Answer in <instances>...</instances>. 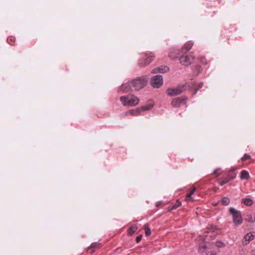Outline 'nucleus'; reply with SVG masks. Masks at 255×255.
Instances as JSON below:
<instances>
[{"instance_id": "11", "label": "nucleus", "mask_w": 255, "mask_h": 255, "mask_svg": "<svg viewBox=\"0 0 255 255\" xmlns=\"http://www.w3.org/2000/svg\"><path fill=\"white\" fill-rule=\"evenodd\" d=\"M254 238V235L252 233L247 234L243 240V244L247 245L250 241H252Z\"/></svg>"}, {"instance_id": "18", "label": "nucleus", "mask_w": 255, "mask_h": 255, "mask_svg": "<svg viewBox=\"0 0 255 255\" xmlns=\"http://www.w3.org/2000/svg\"><path fill=\"white\" fill-rule=\"evenodd\" d=\"M188 86L189 87H190L191 88L194 89L196 90H197L199 89L200 88H202L203 86V84L202 83H200L198 84V88H196V84H192L191 85H190L189 84L188 85Z\"/></svg>"}, {"instance_id": "10", "label": "nucleus", "mask_w": 255, "mask_h": 255, "mask_svg": "<svg viewBox=\"0 0 255 255\" xmlns=\"http://www.w3.org/2000/svg\"><path fill=\"white\" fill-rule=\"evenodd\" d=\"M169 71V68L168 67L165 66H161L159 67L155 68L152 70V73H165Z\"/></svg>"}, {"instance_id": "23", "label": "nucleus", "mask_w": 255, "mask_h": 255, "mask_svg": "<svg viewBox=\"0 0 255 255\" xmlns=\"http://www.w3.org/2000/svg\"><path fill=\"white\" fill-rule=\"evenodd\" d=\"M216 246L219 248H222L225 246L224 243L221 241H217L215 243Z\"/></svg>"}, {"instance_id": "32", "label": "nucleus", "mask_w": 255, "mask_h": 255, "mask_svg": "<svg viewBox=\"0 0 255 255\" xmlns=\"http://www.w3.org/2000/svg\"><path fill=\"white\" fill-rule=\"evenodd\" d=\"M211 232V230H210V231H208V233H210Z\"/></svg>"}, {"instance_id": "25", "label": "nucleus", "mask_w": 255, "mask_h": 255, "mask_svg": "<svg viewBox=\"0 0 255 255\" xmlns=\"http://www.w3.org/2000/svg\"><path fill=\"white\" fill-rule=\"evenodd\" d=\"M181 205V203L180 201L177 200L176 202V203L174 205H173V207H172V209L175 210L176 208H177L178 207H180Z\"/></svg>"}, {"instance_id": "31", "label": "nucleus", "mask_w": 255, "mask_h": 255, "mask_svg": "<svg viewBox=\"0 0 255 255\" xmlns=\"http://www.w3.org/2000/svg\"><path fill=\"white\" fill-rule=\"evenodd\" d=\"M252 255H255V251H252Z\"/></svg>"}, {"instance_id": "29", "label": "nucleus", "mask_w": 255, "mask_h": 255, "mask_svg": "<svg viewBox=\"0 0 255 255\" xmlns=\"http://www.w3.org/2000/svg\"><path fill=\"white\" fill-rule=\"evenodd\" d=\"M220 168H217L214 171V174L217 175V176H219L220 175L219 171H220Z\"/></svg>"}, {"instance_id": "28", "label": "nucleus", "mask_w": 255, "mask_h": 255, "mask_svg": "<svg viewBox=\"0 0 255 255\" xmlns=\"http://www.w3.org/2000/svg\"><path fill=\"white\" fill-rule=\"evenodd\" d=\"M141 238H142V235H141L136 237V238L135 239L136 243H139L141 241Z\"/></svg>"}, {"instance_id": "16", "label": "nucleus", "mask_w": 255, "mask_h": 255, "mask_svg": "<svg viewBox=\"0 0 255 255\" xmlns=\"http://www.w3.org/2000/svg\"><path fill=\"white\" fill-rule=\"evenodd\" d=\"M242 202L247 206H251L253 204V200L249 198H244L242 199Z\"/></svg>"}, {"instance_id": "24", "label": "nucleus", "mask_w": 255, "mask_h": 255, "mask_svg": "<svg viewBox=\"0 0 255 255\" xmlns=\"http://www.w3.org/2000/svg\"><path fill=\"white\" fill-rule=\"evenodd\" d=\"M100 244H99V243H92L91 246H90V247L91 248H99L100 247Z\"/></svg>"}, {"instance_id": "12", "label": "nucleus", "mask_w": 255, "mask_h": 255, "mask_svg": "<svg viewBox=\"0 0 255 255\" xmlns=\"http://www.w3.org/2000/svg\"><path fill=\"white\" fill-rule=\"evenodd\" d=\"M153 104H147L144 106L139 107L138 109H139V112L141 114L142 112L151 110L153 108Z\"/></svg>"}, {"instance_id": "1", "label": "nucleus", "mask_w": 255, "mask_h": 255, "mask_svg": "<svg viewBox=\"0 0 255 255\" xmlns=\"http://www.w3.org/2000/svg\"><path fill=\"white\" fill-rule=\"evenodd\" d=\"M147 80L144 78L138 77L127 83L123 84L120 90L124 93L132 91H138L142 89L146 84Z\"/></svg>"}, {"instance_id": "13", "label": "nucleus", "mask_w": 255, "mask_h": 255, "mask_svg": "<svg viewBox=\"0 0 255 255\" xmlns=\"http://www.w3.org/2000/svg\"><path fill=\"white\" fill-rule=\"evenodd\" d=\"M178 51L175 49H173L170 51L169 53V57L170 59L174 60L178 57Z\"/></svg>"}, {"instance_id": "6", "label": "nucleus", "mask_w": 255, "mask_h": 255, "mask_svg": "<svg viewBox=\"0 0 255 255\" xmlns=\"http://www.w3.org/2000/svg\"><path fill=\"white\" fill-rule=\"evenodd\" d=\"M151 86L153 88H159L163 84V78L162 76L157 75L153 76L150 81Z\"/></svg>"}, {"instance_id": "17", "label": "nucleus", "mask_w": 255, "mask_h": 255, "mask_svg": "<svg viewBox=\"0 0 255 255\" xmlns=\"http://www.w3.org/2000/svg\"><path fill=\"white\" fill-rule=\"evenodd\" d=\"M196 188H193L190 192V193L187 194V197H186V200L187 201H191L192 200V199L191 198V196L195 193V191H196Z\"/></svg>"}, {"instance_id": "27", "label": "nucleus", "mask_w": 255, "mask_h": 255, "mask_svg": "<svg viewBox=\"0 0 255 255\" xmlns=\"http://www.w3.org/2000/svg\"><path fill=\"white\" fill-rule=\"evenodd\" d=\"M251 158L250 155H248V154H245L244 155V157H243L242 158V160H246V159H249V158Z\"/></svg>"}, {"instance_id": "9", "label": "nucleus", "mask_w": 255, "mask_h": 255, "mask_svg": "<svg viewBox=\"0 0 255 255\" xmlns=\"http://www.w3.org/2000/svg\"><path fill=\"white\" fill-rule=\"evenodd\" d=\"M193 42L191 41L187 42L181 48V52L183 54H186L189 51L193 45Z\"/></svg>"}, {"instance_id": "22", "label": "nucleus", "mask_w": 255, "mask_h": 255, "mask_svg": "<svg viewBox=\"0 0 255 255\" xmlns=\"http://www.w3.org/2000/svg\"><path fill=\"white\" fill-rule=\"evenodd\" d=\"M144 229L145 230V234L146 236H149L151 234L150 229L148 226H145Z\"/></svg>"}, {"instance_id": "21", "label": "nucleus", "mask_w": 255, "mask_h": 255, "mask_svg": "<svg viewBox=\"0 0 255 255\" xmlns=\"http://www.w3.org/2000/svg\"><path fill=\"white\" fill-rule=\"evenodd\" d=\"M221 203L223 205H228L230 203V199L227 197H224L221 200Z\"/></svg>"}, {"instance_id": "5", "label": "nucleus", "mask_w": 255, "mask_h": 255, "mask_svg": "<svg viewBox=\"0 0 255 255\" xmlns=\"http://www.w3.org/2000/svg\"><path fill=\"white\" fill-rule=\"evenodd\" d=\"M230 212L233 215L234 223L237 225L241 224L242 223V217L241 212L236 210L233 208H230Z\"/></svg>"}, {"instance_id": "15", "label": "nucleus", "mask_w": 255, "mask_h": 255, "mask_svg": "<svg viewBox=\"0 0 255 255\" xmlns=\"http://www.w3.org/2000/svg\"><path fill=\"white\" fill-rule=\"evenodd\" d=\"M250 178V175L248 171L246 170H243L241 173V179L242 180L248 179Z\"/></svg>"}, {"instance_id": "20", "label": "nucleus", "mask_w": 255, "mask_h": 255, "mask_svg": "<svg viewBox=\"0 0 255 255\" xmlns=\"http://www.w3.org/2000/svg\"><path fill=\"white\" fill-rule=\"evenodd\" d=\"M235 176H233L231 178H226L224 180H223L222 182H221L219 183V185L220 186H223L224 185V184L227 183L228 182H229L231 180H232L234 178H235Z\"/></svg>"}, {"instance_id": "26", "label": "nucleus", "mask_w": 255, "mask_h": 255, "mask_svg": "<svg viewBox=\"0 0 255 255\" xmlns=\"http://www.w3.org/2000/svg\"><path fill=\"white\" fill-rule=\"evenodd\" d=\"M200 61L203 64H206L207 63V60L204 57H201L199 58Z\"/></svg>"}, {"instance_id": "19", "label": "nucleus", "mask_w": 255, "mask_h": 255, "mask_svg": "<svg viewBox=\"0 0 255 255\" xmlns=\"http://www.w3.org/2000/svg\"><path fill=\"white\" fill-rule=\"evenodd\" d=\"M137 229V227L135 225H132L128 230V234L131 235Z\"/></svg>"}, {"instance_id": "3", "label": "nucleus", "mask_w": 255, "mask_h": 255, "mask_svg": "<svg viewBox=\"0 0 255 255\" xmlns=\"http://www.w3.org/2000/svg\"><path fill=\"white\" fill-rule=\"evenodd\" d=\"M187 87V84H184L178 86L175 88H169L166 91V93L170 96H175L181 94L183 91L186 90Z\"/></svg>"}, {"instance_id": "14", "label": "nucleus", "mask_w": 255, "mask_h": 255, "mask_svg": "<svg viewBox=\"0 0 255 255\" xmlns=\"http://www.w3.org/2000/svg\"><path fill=\"white\" fill-rule=\"evenodd\" d=\"M126 115H130L133 116H139L140 115V113L139 112V110L138 108H137L135 109L131 110H130V111L127 112L126 113Z\"/></svg>"}, {"instance_id": "4", "label": "nucleus", "mask_w": 255, "mask_h": 255, "mask_svg": "<svg viewBox=\"0 0 255 255\" xmlns=\"http://www.w3.org/2000/svg\"><path fill=\"white\" fill-rule=\"evenodd\" d=\"M155 57V55L151 52H149L144 54V56L140 59L139 64L144 66L149 64Z\"/></svg>"}, {"instance_id": "7", "label": "nucleus", "mask_w": 255, "mask_h": 255, "mask_svg": "<svg viewBox=\"0 0 255 255\" xmlns=\"http://www.w3.org/2000/svg\"><path fill=\"white\" fill-rule=\"evenodd\" d=\"M186 98L181 97L174 98L172 100L171 105L174 107H179L181 105L185 104L186 101Z\"/></svg>"}, {"instance_id": "2", "label": "nucleus", "mask_w": 255, "mask_h": 255, "mask_svg": "<svg viewBox=\"0 0 255 255\" xmlns=\"http://www.w3.org/2000/svg\"><path fill=\"white\" fill-rule=\"evenodd\" d=\"M120 100L124 106H135L139 103V99L133 95L122 96Z\"/></svg>"}, {"instance_id": "30", "label": "nucleus", "mask_w": 255, "mask_h": 255, "mask_svg": "<svg viewBox=\"0 0 255 255\" xmlns=\"http://www.w3.org/2000/svg\"><path fill=\"white\" fill-rule=\"evenodd\" d=\"M187 55L189 56V58H192V61L194 60V54H193V52H190V53H189Z\"/></svg>"}, {"instance_id": "8", "label": "nucleus", "mask_w": 255, "mask_h": 255, "mask_svg": "<svg viewBox=\"0 0 255 255\" xmlns=\"http://www.w3.org/2000/svg\"><path fill=\"white\" fill-rule=\"evenodd\" d=\"M179 61L182 65L188 66L192 63V58H189L187 55H183L179 58Z\"/></svg>"}]
</instances>
